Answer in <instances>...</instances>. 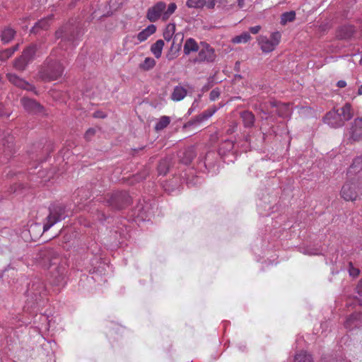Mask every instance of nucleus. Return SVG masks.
<instances>
[{
	"instance_id": "obj_11",
	"label": "nucleus",
	"mask_w": 362,
	"mask_h": 362,
	"mask_svg": "<svg viewBox=\"0 0 362 362\" xmlns=\"http://www.w3.org/2000/svg\"><path fill=\"white\" fill-rule=\"evenodd\" d=\"M218 107L213 106L206 110H204L201 114L194 117L189 120L187 124L186 127L193 126V125H199L202 122L208 120L211 117H212L218 110Z\"/></svg>"
},
{
	"instance_id": "obj_42",
	"label": "nucleus",
	"mask_w": 362,
	"mask_h": 362,
	"mask_svg": "<svg viewBox=\"0 0 362 362\" xmlns=\"http://www.w3.org/2000/svg\"><path fill=\"white\" fill-rule=\"evenodd\" d=\"M65 30L64 28H61L59 30H58L57 32H56V37L57 38H64V40H67L69 42H71L72 43L74 42V37L71 36V37H68L66 36V34H64L65 33Z\"/></svg>"
},
{
	"instance_id": "obj_8",
	"label": "nucleus",
	"mask_w": 362,
	"mask_h": 362,
	"mask_svg": "<svg viewBox=\"0 0 362 362\" xmlns=\"http://www.w3.org/2000/svg\"><path fill=\"white\" fill-rule=\"evenodd\" d=\"M362 139V119L356 118L345 133L344 143L352 144Z\"/></svg>"
},
{
	"instance_id": "obj_29",
	"label": "nucleus",
	"mask_w": 362,
	"mask_h": 362,
	"mask_svg": "<svg viewBox=\"0 0 362 362\" xmlns=\"http://www.w3.org/2000/svg\"><path fill=\"white\" fill-rule=\"evenodd\" d=\"M241 118L245 127H252L254 125L255 119L251 112L243 111L241 113Z\"/></svg>"
},
{
	"instance_id": "obj_48",
	"label": "nucleus",
	"mask_w": 362,
	"mask_h": 362,
	"mask_svg": "<svg viewBox=\"0 0 362 362\" xmlns=\"http://www.w3.org/2000/svg\"><path fill=\"white\" fill-rule=\"evenodd\" d=\"M144 208L138 206L137 211H139L138 216L141 218L142 220H146L148 217L147 215H145L144 212L143 213Z\"/></svg>"
},
{
	"instance_id": "obj_17",
	"label": "nucleus",
	"mask_w": 362,
	"mask_h": 362,
	"mask_svg": "<svg viewBox=\"0 0 362 362\" xmlns=\"http://www.w3.org/2000/svg\"><path fill=\"white\" fill-rule=\"evenodd\" d=\"M52 17L53 16L50 15L35 23V25L31 29V32L37 33L40 30H47L50 25Z\"/></svg>"
},
{
	"instance_id": "obj_24",
	"label": "nucleus",
	"mask_w": 362,
	"mask_h": 362,
	"mask_svg": "<svg viewBox=\"0 0 362 362\" xmlns=\"http://www.w3.org/2000/svg\"><path fill=\"white\" fill-rule=\"evenodd\" d=\"M336 112H337L339 115H340V117H342L344 124L345 121L351 119L353 117L351 107L349 103H346L342 107L337 110Z\"/></svg>"
},
{
	"instance_id": "obj_56",
	"label": "nucleus",
	"mask_w": 362,
	"mask_h": 362,
	"mask_svg": "<svg viewBox=\"0 0 362 362\" xmlns=\"http://www.w3.org/2000/svg\"><path fill=\"white\" fill-rule=\"evenodd\" d=\"M238 5L240 8H242L243 6V0H238Z\"/></svg>"
},
{
	"instance_id": "obj_7",
	"label": "nucleus",
	"mask_w": 362,
	"mask_h": 362,
	"mask_svg": "<svg viewBox=\"0 0 362 362\" xmlns=\"http://www.w3.org/2000/svg\"><path fill=\"white\" fill-rule=\"evenodd\" d=\"M281 35L279 32H274L271 35V38L267 36L259 35L257 38L258 44L263 52L269 53L272 52L279 44Z\"/></svg>"
},
{
	"instance_id": "obj_39",
	"label": "nucleus",
	"mask_w": 362,
	"mask_h": 362,
	"mask_svg": "<svg viewBox=\"0 0 362 362\" xmlns=\"http://www.w3.org/2000/svg\"><path fill=\"white\" fill-rule=\"evenodd\" d=\"M3 145L4 146V152L11 153L13 145V137L8 135L6 139L3 140Z\"/></svg>"
},
{
	"instance_id": "obj_44",
	"label": "nucleus",
	"mask_w": 362,
	"mask_h": 362,
	"mask_svg": "<svg viewBox=\"0 0 362 362\" xmlns=\"http://www.w3.org/2000/svg\"><path fill=\"white\" fill-rule=\"evenodd\" d=\"M220 93H221V92L218 88L213 89L209 94L210 100L214 101L216 99H218L220 96Z\"/></svg>"
},
{
	"instance_id": "obj_10",
	"label": "nucleus",
	"mask_w": 362,
	"mask_h": 362,
	"mask_svg": "<svg viewBox=\"0 0 362 362\" xmlns=\"http://www.w3.org/2000/svg\"><path fill=\"white\" fill-rule=\"evenodd\" d=\"M175 25L174 23H169L164 32H163V37L166 41H170L173 39L172 47L174 46L176 41L180 40L179 43L177 44L178 48L181 46V43L184 38V35L182 33H177L175 34Z\"/></svg>"
},
{
	"instance_id": "obj_34",
	"label": "nucleus",
	"mask_w": 362,
	"mask_h": 362,
	"mask_svg": "<svg viewBox=\"0 0 362 362\" xmlns=\"http://www.w3.org/2000/svg\"><path fill=\"white\" fill-rule=\"evenodd\" d=\"M18 45L0 52V60L5 61L11 57L13 53L18 49Z\"/></svg>"
},
{
	"instance_id": "obj_35",
	"label": "nucleus",
	"mask_w": 362,
	"mask_h": 362,
	"mask_svg": "<svg viewBox=\"0 0 362 362\" xmlns=\"http://www.w3.org/2000/svg\"><path fill=\"white\" fill-rule=\"evenodd\" d=\"M170 122V118L168 116H162L159 118L158 121L156 124L155 129L156 131H161L165 127H168V125Z\"/></svg>"
},
{
	"instance_id": "obj_6",
	"label": "nucleus",
	"mask_w": 362,
	"mask_h": 362,
	"mask_svg": "<svg viewBox=\"0 0 362 362\" xmlns=\"http://www.w3.org/2000/svg\"><path fill=\"white\" fill-rule=\"evenodd\" d=\"M132 202V198L126 192H117L112 194L106 200L108 206L116 210L124 209Z\"/></svg>"
},
{
	"instance_id": "obj_58",
	"label": "nucleus",
	"mask_w": 362,
	"mask_h": 362,
	"mask_svg": "<svg viewBox=\"0 0 362 362\" xmlns=\"http://www.w3.org/2000/svg\"><path fill=\"white\" fill-rule=\"evenodd\" d=\"M358 94L362 95V85L359 87V88L358 90Z\"/></svg>"
},
{
	"instance_id": "obj_51",
	"label": "nucleus",
	"mask_w": 362,
	"mask_h": 362,
	"mask_svg": "<svg viewBox=\"0 0 362 362\" xmlns=\"http://www.w3.org/2000/svg\"><path fill=\"white\" fill-rule=\"evenodd\" d=\"M197 103H198V101H197V100H195L193 102V103H192V105L191 107H190V108L189 109V110H188V114H189V115H190V114H191V113H192V112L195 110V108H196V107H197Z\"/></svg>"
},
{
	"instance_id": "obj_40",
	"label": "nucleus",
	"mask_w": 362,
	"mask_h": 362,
	"mask_svg": "<svg viewBox=\"0 0 362 362\" xmlns=\"http://www.w3.org/2000/svg\"><path fill=\"white\" fill-rule=\"evenodd\" d=\"M177 8V5L175 3H171L168 5V7L166 11H164L163 15V20L166 21L169 18V17L175 11Z\"/></svg>"
},
{
	"instance_id": "obj_3",
	"label": "nucleus",
	"mask_w": 362,
	"mask_h": 362,
	"mask_svg": "<svg viewBox=\"0 0 362 362\" xmlns=\"http://www.w3.org/2000/svg\"><path fill=\"white\" fill-rule=\"evenodd\" d=\"M64 67L57 60L47 58L39 71L40 78L45 81L58 79L62 76Z\"/></svg>"
},
{
	"instance_id": "obj_50",
	"label": "nucleus",
	"mask_w": 362,
	"mask_h": 362,
	"mask_svg": "<svg viewBox=\"0 0 362 362\" xmlns=\"http://www.w3.org/2000/svg\"><path fill=\"white\" fill-rule=\"evenodd\" d=\"M97 219H98L100 221H103L106 220V217L103 212L98 211L97 214Z\"/></svg>"
},
{
	"instance_id": "obj_1",
	"label": "nucleus",
	"mask_w": 362,
	"mask_h": 362,
	"mask_svg": "<svg viewBox=\"0 0 362 362\" xmlns=\"http://www.w3.org/2000/svg\"><path fill=\"white\" fill-rule=\"evenodd\" d=\"M40 264L49 269L51 283L55 286H64L66 283L68 264L66 258L53 249L41 251L39 254Z\"/></svg>"
},
{
	"instance_id": "obj_25",
	"label": "nucleus",
	"mask_w": 362,
	"mask_h": 362,
	"mask_svg": "<svg viewBox=\"0 0 362 362\" xmlns=\"http://www.w3.org/2000/svg\"><path fill=\"white\" fill-rule=\"evenodd\" d=\"M186 95L187 90L181 86H176L171 93L170 98L173 101L178 102L184 99Z\"/></svg>"
},
{
	"instance_id": "obj_19",
	"label": "nucleus",
	"mask_w": 362,
	"mask_h": 362,
	"mask_svg": "<svg viewBox=\"0 0 362 362\" xmlns=\"http://www.w3.org/2000/svg\"><path fill=\"white\" fill-rule=\"evenodd\" d=\"M350 175H358V177H362V156L356 157L349 168Z\"/></svg>"
},
{
	"instance_id": "obj_16",
	"label": "nucleus",
	"mask_w": 362,
	"mask_h": 362,
	"mask_svg": "<svg viewBox=\"0 0 362 362\" xmlns=\"http://www.w3.org/2000/svg\"><path fill=\"white\" fill-rule=\"evenodd\" d=\"M362 325V313H354L345 321L344 327L348 330H353Z\"/></svg>"
},
{
	"instance_id": "obj_53",
	"label": "nucleus",
	"mask_w": 362,
	"mask_h": 362,
	"mask_svg": "<svg viewBox=\"0 0 362 362\" xmlns=\"http://www.w3.org/2000/svg\"><path fill=\"white\" fill-rule=\"evenodd\" d=\"M356 288L358 294L362 295V279L359 281Z\"/></svg>"
},
{
	"instance_id": "obj_27",
	"label": "nucleus",
	"mask_w": 362,
	"mask_h": 362,
	"mask_svg": "<svg viewBox=\"0 0 362 362\" xmlns=\"http://www.w3.org/2000/svg\"><path fill=\"white\" fill-rule=\"evenodd\" d=\"M156 30V27L154 25L151 24L148 25L145 29L139 32L137 35V39L139 42H141L145 41L150 35H153Z\"/></svg>"
},
{
	"instance_id": "obj_46",
	"label": "nucleus",
	"mask_w": 362,
	"mask_h": 362,
	"mask_svg": "<svg viewBox=\"0 0 362 362\" xmlns=\"http://www.w3.org/2000/svg\"><path fill=\"white\" fill-rule=\"evenodd\" d=\"M96 132V130L94 128H90L88 129L86 133H85V135H84V137L86 140H90L91 139V137L95 135Z\"/></svg>"
},
{
	"instance_id": "obj_49",
	"label": "nucleus",
	"mask_w": 362,
	"mask_h": 362,
	"mask_svg": "<svg viewBox=\"0 0 362 362\" xmlns=\"http://www.w3.org/2000/svg\"><path fill=\"white\" fill-rule=\"evenodd\" d=\"M250 31L252 33V34H257L259 32V30H261V26L260 25H255V26H252V27H250Z\"/></svg>"
},
{
	"instance_id": "obj_57",
	"label": "nucleus",
	"mask_w": 362,
	"mask_h": 362,
	"mask_svg": "<svg viewBox=\"0 0 362 362\" xmlns=\"http://www.w3.org/2000/svg\"><path fill=\"white\" fill-rule=\"evenodd\" d=\"M9 269H11V266H10V265H8L7 267H6V268L2 271L3 274H4L6 272H7Z\"/></svg>"
},
{
	"instance_id": "obj_26",
	"label": "nucleus",
	"mask_w": 362,
	"mask_h": 362,
	"mask_svg": "<svg viewBox=\"0 0 362 362\" xmlns=\"http://www.w3.org/2000/svg\"><path fill=\"white\" fill-rule=\"evenodd\" d=\"M293 362H313V358L310 353L300 350L294 355Z\"/></svg>"
},
{
	"instance_id": "obj_20",
	"label": "nucleus",
	"mask_w": 362,
	"mask_h": 362,
	"mask_svg": "<svg viewBox=\"0 0 362 362\" xmlns=\"http://www.w3.org/2000/svg\"><path fill=\"white\" fill-rule=\"evenodd\" d=\"M233 148L234 143L231 140H226L221 144L218 149V154L222 157L226 156L230 153L233 155Z\"/></svg>"
},
{
	"instance_id": "obj_28",
	"label": "nucleus",
	"mask_w": 362,
	"mask_h": 362,
	"mask_svg": "<svg viewBox=\"0 0 362 362\" xmlns=\"http://www.w3.org/2000/svg\"><path fill=\"white\" fill-rule=\"evenodd\" d=\"M196 153L193 148H187L182 152L180 159L182 163L185 165L189 164L194 158Z\"/></svg>"
},
{
	"instance_id": "obj_13",
	"label": "nucleus",
	"mask_w": 362,
	"mask_h": 362,
	"mask_svg": "<svg viewBox=\"0 0 362 362\" xmlns=\"http://www.w3.org/2000/svg\"><path fill=\"white\" fill-rule=\"evenodd\" d=\"M323 121L332 128H339L344 125L342 117L335 110L327 112L324 117Z\"/></svg>"
},
{
	"instance_id": "obj_9",
	"label": "nucleus",
	"mask_w": 362,
	"mask_h": 362,
	"mask_svg": "<svg viewBox=\"0 0 362 362\" xmlns=\"http://www.w3.org/2000/svg\"><path fill=\"white\" fill-rule=\"evenodd\" d=\"M216 59L214 49L209 44L201 43V47L198 50V56L194 59L195 63L213 62Z\"/></svg>"
},
{
	"instance_id": "obj_15",
	"label": "nucleus",
	"mask_w": 362,
	"mask_h": 362,
	"mask_svg": "<svg viewBox=\"0 0 362 362\" xmlns=\"http://www.w3.org/2000/svg\"><path fill=\"white\" fill-rule=\"evenodd\" d=\"M356 189V185L354 183H345L341 188V197L346 201L355 200L357 197Z\"/></svg>"
},
{
	"instance_id": "obj_43",
	"label": "nucleus",
	"mask_w": 362,
	"mask_h": 362,
	"mask_svg": "<svg viewBox=\"0 0 362 362\" xmlns=\"http://www.w3.org/2000/svg\"><path fill=\"white\" fill-rule=\"evenodd\" d=\"M204 2L205 3L204 6H206L208 9H213L215 7L216 4L217 2H218L220 4H224L226 2V0H204Z\"/></svg>"
},
{
	"instance_id": "obj_41",
	"label": "nucleus",
	"mask_w": 362,
	"mask_h": 362,
	"mask_svg": "<svg viewBox=\"0 0 362 362\" xmlns=\"http://www.w3.org/2000/svg\"><path fill=\"white\" fill-rule=\"evenodd\" d=\"M296 13L294 11L286 12L281 16V23L291 22L295 19Z\"/></svg>"
},
{
	"instance_id": "obj_30",
	"label": "nucleus",
	"mask_w": 362,
	"mask_h": 362,
	"mask_svg": "<svg viewBox=\"0 0 362 362\" xmlns=\"http://www.w3.org/2000/svg\"><path fill=\"white\" fill-rule=\"evenodd\" d=\"M163 47L164 41L163 40H158L151 45V51L156 58L158 59L160 57Z\"/></svg>"
},
{
	"instance_id": "obj_47",
	"label": "nucleus",
	"mask_w": 362,
	"mask_h": 362,
	"mask_svg": "<svg viewBox=\"0 0 362 362\" xmlns=\"http://www.w3.org/2000/svg\"><path fill=\"white\" fill-rule=\"evenodd\" d=\"M305 253L309 255H319L322 252L320 249H307Z\"/></svg>"
},
{
	"instance_id": "obj_12",
	"label": "nucleus",
	"mask_w": 362,
	"mask_h": 362,
	"mask_svg": "<svg viewBox=\"0 0 362 362\" xmlns=\"http://www.w3.org/2000/svg\"><path fill=\"white\" fill-rule=\"evenodd\" d=\"M166 4L163 1L156 3L153 6L149 8L147 11L146 17L151 22H156L160 16L163 17Z\"/></svg>"
},
{
	"instance_id": "obj_54",
	"label": "nucleus",
	"mask_w": 362,
	"mask_h": 362,
	"mask_svg": "<svg viewBox=\"0 0 362 362\" xmlns=\"http://www.w3.org/2000/svg\"><path fill=\"white\" fill-rule=\"evenodd\" d=\"M211 88V84L210 83H208L207 84L204 85L202 88V92H206L207 91L209 88Z\"/></svg>"
},
{
	"instance_id": "obj_38",
	"label": "nucleus",
	"mask_w": 362,
	"mask_h": 362,
	"mask_svg": "<svg viewBox=\"0 0 362 362\" xmlns=\"http://www.w3.org/2000/svg\"><path fill=\"white\" fill-rule=\"evenodd\" d=\"M204 0H187L186 6L189 8H202L204 7Z\"/></svg>"
},
{
	"instance_id": "obj_32",
	"label": "nucleus",
	"mask_w": 362,
	"mask_h": 362,
	"mask_svg": "<svg viewBox=\"0 0 362 362\" xmlns=\"http://www.w3.org/2000/svg\"><path fill=\"white\" fill-rule=\"evenodd\" d=\"M16 31L13 29L11 28H6L1 32V40L4 43H8L14 37Z\"/></svg>"
},
{
	"instance_id": "obj_18",
	"label": "nucleus",
	"mask_w": 362,
	"mask_h": 362,
	"mask_svg": "<svg viewBox=\"0 0 362 362\" xmlns=\"http://www.w3.org/2000/svg\"><path fill=\"white\" fill-rule=\"evenodd\" d=\"M6 77L8 80L14 84L15 86L20 87L23 89H30L31 88V85H30L28 83L23 80L22 78H19L17 75L15 74H8L6 75Z\"/></svg>"
},
{
	"instance_id": "obj_5",
	"label": "nucleus",
	"mask_w": 362,
	"mask_h": 362,
	"mask_svg": "<svg viewBox=\"0 0 362 362\" xmlns=\"http://www.w3.org/2000/svg\"><path fill=\"white\" fill-rule=\"evenodd\" d=\"M37 45L35 44L28 46L23 50L21 56L13 62L14 68L18 71L25 70L27 66L35 59Z\"/></svg>"
},
{
	"instance_id": "obj_37",
	"label": "nucleus",
	"mask_w": 362,
	"mask_h": 362,
	"mask_svg": "<svg viewBox=\"0 0 362 362\" xmlns=\"http://www.w3.org/2000/svg\"><path fill=\"white\" fill-rule=\"evenodd\" d=\"M156 65V61L151 57H146L143 63L140 64V68L144 71L152 69Z\"/></svg>"
},
{
	"instance_id": "obj_33",
	"label": "nucleus",
	"mask_w": 362,
	"mask_h": 362,
	"mask_svg": "<svg viewBox=\"0 0 362 362\" xmlns=\"http://www.w3.org/2000/svg\"><path fill=\"white\" fill-rule=\"evenodd\" d=\"M170 165V159L168 158H165L162 159L158 165V172L159 175H165Z\"/></svg>"
},
{
	"instance_id": "obj_4",
	"label": "nucleus",
	"mask_w": 362,
	"mask_h": 362,
	"mask_svg": "<svg viewBox=\"0 0 362 362\" xmlns=\"http://www.w3.org/2000/svg\"><path fill=\"white\" fill-rule=\"evenodd\" d=\"M49 215L46 218L43 225V231H47L54 224L64 220L69 216V211L62 204H52L49 207Z\"/></svg>"
},
{
	"instance_id": "obj_60",
	"label": "nucleus",
	"mask_w": 362,
	"mask_h": 362,
	"mask_svg": "<svg viewBox=\"0 0 362 362\" xmlns=\"http://www.w3.org/2000/svg\"><path fill=\"white\" fill-rule=\"evenodd\" d=\"M360 64L362 65V56H361V58L360 59Z\"/></svg>"
},
{
	"instance_id": "obj_52",
	"label": "nucleus",
	"mask_w": 362,
	"mask_h": 362,
	"mask_svg": "<svg viewBox=\"0 0 362 362\" xmlns=\"http://www.w3.org/2000/svg\"><path fill=\"white\" fill-rule=\"evenodd\" d=\"M337 85L339 88H344L346 86V82L344 80H340L337 82Z\"/></svg>"
},
{
	"instance_id": "obj_36",
	"label": "nucleus",
	"mask_w": 362,
	"mask_h": 362,
	"mask_svg": "<svg viewBox=\"0 0 362 362\" xmlns=\"http://www.w3.org/2000/svg\"><path fill=\"white\" fill-rule=\"evenodd\" d=\"M250 39H251L250 35L247 32H244L242 34H240V35H237V36L234 37L232 39V42L235 44L245 43V42H248Z\"/></svg>"
},
{
	"instance_id": "obj_23",
	"label": "nucleus",
	"mask_w": 362,
	"mask_h": 362,
	"mask_svg": "<svg viewBox=\"0 0 362 362\" xmlns=\"http://www.w3.org/2000/svg\"><path fill=\"white\" fill-rule=\"evenodd\" d=\"M270 105L274 107H276V112L279 117H287L290 116L291 110L288 105L281 104L279 105L275 101L271 102Z\"/></svg>"
},
{
	"instance_id": "obj_45",
	"label": "nucleus",
	"mask_w": 362,
	"mask_h": 362,
	"mask_svg": "<svg viewBox=\"0 0 362 362\" xmlns=\"http://www.w3.org/2000/svg\"><path fill=\"white\" fill-rule=\"evenodd\" d=\"M349 272L350 276H352L353 277H356L359 274V269L357 268H354L353 267L352 263L349 262Z\"/></svg>"
},
{
	"instance_id": "obj_2",
	"label": "nucleus",
	"mask_w": 362,
	"mask_h": 362,
	"mask_svg": "<svg viewBox=\"0 0 362 362\" xmlns=\"http://www.w3.org/2000/svg\"><path fill=\"white\" fill-rule=\"evenodd\" d=\"M49 291L43 280L35 277L28 283L25 292L26 303L29 307H42L47 300Z\"/></svg>"
},
{
	"instance_id": "obj_21",
	"label": "nucleus",
	"mask_w": 362,
	"mask_h": 362,
	"mask_svg": "<svg viewBox=\"0 0 362 362\" xmlns=\"http://www.w3.org/2000/svg\"><path fill=\"white\" fill-rule=\"evenodd\" d=\"M199 48V45L194 38H188L186 40L183 47L185 54L189 55L191 52H198Z\"/></svg>"
},
{
	"instance_id": "obj_55",
	"label": "nucleus",
	"mask_w": 362,
	"mask_h": 362,
	"mask_svg": "<svg viewBox=\"0 0 362 362\" xmlns=\"http://www.w3.org/2000/svg\"><path fill=\"white\" fill-rule=\"evenodd\" d=\"M94 117H101V118H104L105 116V115L101 112H96L94 113Z\"/></svg>"
},
{
	"instance_id": "obj_22",
	"label": "nucleus",
	"mask_w": 362,
	"mask_h": 362,
	"mask_svg": "<svg viewBox=\"0 0 362 362\" xmlns=\"http://www.w3.org/2000/svg\"><path fill=\"white\" fill-rule=\"evenodd\" d=\"M355 32L356 29L354 26L345 25L339 29L337 36L341 39H346L352 37Z\"/></svg>"
},
{
	"instance_id": "obj_31",
	"label": "nucleus",
	"mask_w": 362,
	"mask_h": 362,
	"mask_svg": "<svg viewBox=\"0 0 362 362\" xmlns=\"http://www.w3.org/2000/svg\"><path fill=\"white\" fill-rule=\"evenodd\" d=\"M215 156L214 152H208L204 158L200 159L199 164L203 165L206 169L211 168L214 166L213 158Z\"/></svg>"
},
{
	"instance_id": "obj_59",
	"label": "nucleus",
	"mask_w": 362,
	"mask_h": 362,
	"mask_svg": "<svg viewBox=\"0 0 362 362\" xmlns=\"http://www.w3.org/2000/svg\"><path fill=\"white\" fill-rule=\"evenodd\" d=\"M264 107H261L262 112L264 114L267 115V112L264 110Z\"/></svg>"
},
{
	"instance_id": "obj_14",
	"label": "nucleus",
	"mask_w": 362,
	"mask_h": 362,
	"mask_svg": "<svg viewBox=\"0 0 362 362\" xmlns=\"http://www.w3.org/2000/svg\"><path fill=\"white\" fill-rule=\"evenodd\" d=\"M21 103L24 109L30 114L37 115L43 112V107L33 99L23 98Z\"/></svg>"
}]
</instances>
